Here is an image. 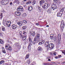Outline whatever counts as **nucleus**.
Returning <instances> with one entry per match:
<instances>
[{
  "mask_svg": "<svg viewBox=\"0 0 65 65\" xmlns=\"http://www.w3.org/2000/svg\"><path fill=\"white\" fill-rule=\"evenodd\" d=\"M5 48L7 50H8L9 51H11L12 50L11 47L9 46L8 44H6L5 45Z\"/></svg>",
  "mask_w": 65,
  "mask_h": 65,
  "instance_id": "f257e3e1",
  "label": "nucleus"
},
{
  "mask_svg": "<svg viewBox=\"0 0 65 65\" xmlns=\"http://www.w3.org/2000/svg\"><path fill=\"white\" fill-rule=\"evenodd\" d=\"M64 10V8H63L61 11L57 13V17H61L62 16Z\"/></svg>",
  "mask_w": 65,
  "mask_h": 65,
  "instance_id": "f03ea898",
  "label": "nucleus"
},
{
  "mask_svg": "<svg viewBox=\"0 0 65 65\" xmlns=\"http://www.w3.org/2000/svg\"><path fill=\"white\" fill-rule=\"evenodd\" d=\"M24 33H23V35L22 36H21V38H22L23 41H24L26 39V37L24 35H26V32L23 31Z\"/></svg>",
  "mask_w": 65,
  "mask_h": 65,
  "instance_id": "7ed1b4c3",
  "label": "nucleus"
},
{
  "mask_svg": "<svg viewBox=\"0 0 65 65\" xmlns=\"http://www.w3.org/2000/svg\"><path fill=\"white\" fill-rule=\"evenodd\" d=\"M60 27L61 30L62 31H63L64 29V22L63 20H62L61 21Z\"/></svg>",
  "mask_w": 65,
  "mask_h": 65,
  "instance_id": "20e7f679",
  "label": "nucleus"
},
{
  "mask_svg": "<svg viewBox=\"0 0 65 65\" xmlns=\"http://www.w3.org/2000/svg\"><path fill=\"white\" fill-rule=\"evenodd\" d=\"M39 37H40L39 35L38 34H37L36 36L34 39V41L37 42V41H38V38H39Z\"/></svg>",
  "mask_w": 65,
  "mask_h": 65,
  "instance_id": "39448f33",
  "label": "nucleus"
},
{
  "mask_svg": "<svg viewBox=\"0 0 65 65\" xmlns=\"http://www.w3.org/2000/svg\"><path fill=\"white\" fill-rule=\"evenodd\" d=\"M47 6H48V4L46 3H45L44 6H42V8L45 10H46L47 9Z\"/></svg>",
  "mask_w": 65,
  "mask_h": 65,
  "instance_id": "423d86ee",
  "label": "nucleus"
},
{
  "mask_svg": "<svg viewBox=\"0 0 65 65\" xmlns=\"http://www.w3.org/2000/svg\"><path fill=\"white\" fill-rule=\"evenodd\" d=\"M29 39L30 44H29L28 47L30 48V47L31 48V44H32L33 42H32V40H31V37H29Z\"/></svg>",
  "mask_w": 65,
  "mask_h": 65,
  "instance_id": "0eeeda50",
  "label": "nucleus"
},
{
  "mask_svg": "<svg viewBox=\"0 0 65 65\" xmlns=\"http://www.w3.org/2000/svg\"><path fill=\"white\" fill-rule=\"evenodd\" d=\"M49 46L50 48H51V49H53V48H54V45L53 43H51L49 44Z\"/></svg>",
  "mask_w": 65,
  "mask_h": 65,
  "instance_id": "6e6552de",
  "label": "nucleus"
},
{
  "mask_svg": "<svg viewBox=\"0 0 65 65\" xmlns=\"http://www.w3.org/2000/svg\"><path fill=\"white\" fill-rule=\"evenodd\" d=\"M17 10H19V11H22L23 10V7L22 6H20L19 7H18L17 8Z\"/></svg>",
  "mask_w": 65,
  "mask_h": 65,
  "instance_id": "1a4fd4ad",
  "label": "nucleus"
},
{
  "mask_svg": "<svg viewBox=\"0 0 65 65\" xmlns=\"http://www.w3.org/2000/svg\"><path fill=\"white\" fill-rule=\"evenodd\" d=\"M11 24V21H8L6 23V25L8 27H9Z\"/></svg>",
  "mask_w": 65,
  "mask_h": 65,
  "instance_id": "9d476101",
  "label": "nucleus"
},
{
  "mask_svg": "<svg viewBox=\"0 0 65 65\" xmlns=\"http://www.w3.org/2000/svg\"><path fill=\"white\" fill-rule=\"evenodd\" d=\"M17 26L14 25L13 24L12 25V28L13 29H15L17 28Z\"/></svg>",
  "mask_w": 65,
  "mask_h": 65,
  "instance_id": "9b49d317",
  "label": "nucleus"
},
{
  "mask_svg": "<svg viewBox=\"0 0 65 65\" xmlns=\"http://www.w3.org/2000/svg\"><path fill=\"white\" fill-rule=\"evenodd\" d=\"M15 14L16 15H20L21 14V13L19 11H17L15 12Z\"/></svg>",
  "mask_w": 65,
  "mask_h": 65,
  "instance_id": "f8f14e48",
  "label": "nucleus"
},
{
  "mask_svg": "<svg viewBox=\"0 0 65 65\" xmlns=\"http://www.w3.org/2000/svg\"><path fill=\"white\" fill-rule=\"evenodd\" d=\"M17 24H18V25L20 26H22V25H23V22L22 21L18 22Z\"/></svg>",
  "mask_w": 65,
  "mask_h": 65,
  "instance_id": "ddd939ff",
  "label": "nucleus"
},
{
  "mask_svg": "<svg viewBox=\"0 0 65 65\" xmlns=\"http://www.w3.org/2000/svg\"><path fill=\"white\" fill-rule=\"evenodd\" d=\"M45 3V1L44 0H42L41 1H40V4L41 5H42V4Z\"/></svg>",
  "mask_w": 65,
  "mask_h": 65,
  "instance_id": "4468645a",
  "label": "nucleus"
},
{
  "mask_svg": "<svg viewBox=\"0 0 65 65\" xmlns=\"http://www.w3.org/2000/svg\"><path fill=\"white\" fill-rule=\"evenodd\" d=\"M33 9V8L32 7H29L28 8V10H29V11H31Z\"/></svg>",
  "mask_w": 65,
  "mask_h": 65,
  "instance_id": "2eb2a0df",
  "label": "nucleus"
},
{
  "mask_svg": "<svg viewBox=\"0 0 65 65\" xmlns=\"http://www.w3.org/2000/svg\"><path fill=\"white\" fill-rule=\"evenodd\" d=\"M54 34H51L50 35V38L51 39H53V38H54Z\"/></svg>",
  "mask_w": 65,
  "mask_h": 65,
  "instance_id": "dca6fc26",
  "label": "nucleus"
},
{
  "mask_svg": "<svg viewBox=\"0 0 65 65\" xmlns=\"http://www.w3.org/2000/svg\"><path fill=\"white\" fill-rule=\"evenodd\" d=\"M49 43V42H46L45 44V47H48V44Z\"/></svg>",
  "mask_w": 65,
  "mask_h": 65,
  "instance_id": "f3484780",
  "label": "nucleus"
},
{
  "mask_svg": "<svg viewBox=\"0 0 65 65\" xmlns=\"http://www.w3.org/2000/svg\"><path fill=\"white\" fill-rule=\"evenodd\" d=\"M47 11L48 13H51L52 12V10L50 9H49L47 10Z\"/></svg>",
  "mask_w": 65,
  "mask_h": 65,
  "instance_id": "a211bd4d",
  "label": "nucleus"
},
{
  "mask_svg": "<svg viewBox=\"0 0 65 65\" xmlns=\"http://www.w3.org/2000/svg\"><path fill=\"white\" fill-rule=\"evenodd\" d=\"M2 52L3 53H4V54L6 53V51H5V49H4V47L2 48Z\"/></svg>",
  "mask_w": 65,
  "mask_h": 65,
  "instance_id": "6ab92c4d",
  "label": "nucleus"
},
{
  "mask_svg": "<svg viewBox=\"0 0 65 65\" xmlns=\"http://www.w3.org/2000/svg\"><path fill=\"white\" fill-rule=\"evenodd\" d=\"M38 50L40 52H41V51H42V48H41V47H39L38 48Z\"/></svg>",
  "mask_w": 65,
  "mask_h": 65,
  "instance_id": "aec40b11",
  "label": "nucleus"
},
{
  "mask_svg": "<svg viewBox=\"0 0 65 65\" xmlns=\"http://www.w3.org/2000/svg\"><path fill=\"white\" fill-rule=\"evenodd\" d=\"M29 55L30 54H27V55L26 56L25 59H27L28 58H29Z\"/></svg>",
  "mask_w": 65,
  "mask_h": 65,
  "instance_id": "412c9836",
  "label": "nucleus"
},
{
  "mask_svg": "<svg viewBox=\"0 0 65 65\" xmlns=\"http://www.w3.org/2000/svg\"><path fill=\"white\" fill-rule=\"evenodd\" d=\"M0 43L1 44H3V43H4V41L3 40H1V39H0Z\"/></svg>",
  "mask_w": 65,
  "mask_h": 65,
  "instance_id": "4be33fe9",
  "label": "nucleus"
},
{
  "mask_svg": "<svg viewBox=\"0 0 65 65\" xmlns=\"http://www.w3.org/2000/svg\"><path fill=\"white\" fill-rule=\"evenodd\" d=\"M56 43L58 44H60V42L59 39H58V40H57Z\"/></svg>",
  "mask_w": 65,
  "mask_h": 65,
  "instance_id": "5701e85b",
  "label": "nucleus"
},
{
  "mask_svg": "<svg viewBox=\"0 0 65 65\" xmlns=\"http://www.w3.org/2000/svg\"><path fill=\"white\" fill-rule=\"evenodd\" d=\"M38 9L39 10L40 12H42V9L39 6L38 7Z\"/></svg>",
  "mask_w": 65,
  "mask_h": 65,
  "instance_id": "b1692460",
  "label": "nucleus"
},
{
  "mask_svg": "<svg viewBox=\"0 0 65 65\" xmlns=\"http://www.w3.org/2000/svg\"><path fill=\"white\" fill-rule=\"evenodd\" d=\"M4 60H2L0 61V65H1V64H2L4 63Z\"/></svg>",
  "mask_w": 65,
  "mask_h": 65,
  "instance_id": "393cba45",
  "label": "nucleus"
},
{
  "mask_svg": "<svg viewBox=\"0 0 65 65\" xmlns=\"http://www.w3.org/2000/svg\"><path fill=\"white\" fill-rule=\"evenodd\" d=\"M2 30L3 31H5V28L4 27H2Z\"/></svg>",
  "mask_w": 65,
  "mask_h": 65,
  "instance_id": "a878e982",
  "label": "nucleus"
},
{
  "mask_svg": "<svg viewBox=\"0 0 65 65\" xmlns=\"http://www.w3.org/2000/svg\"><path fill=\"white\" fill-rule=\"evenodd\" d=\"M40 42L42 43V44H43L44 43V41L43 40H40Z\"/></svg>",
  "mask_w": 65,
  "mask_h": 65,
  "instance_id": "bb28decb",
  "label": "nucleus"
},
{
  "mask_svg": "<svg viewBox=\"0 0 65 65\" xmlns=\"http://www.w3.org/2000/svg\"><path fill=\"white\" fill-rule=\"evenodd\" d=\"M22 28L23 30H25L27 28V27L25 26H24L22 27Z\"/></svg>",
  "mask_w": 65,
  "mask_h": 65,
  "instance_id": "cd10ccee",
  "label": "nucleus"
},
{
  "mask_svg": "<svg viewBox=\"0 0 65 65\" xmlns=\"http://www.w3.org/2000/svg\"><path fill=\"white\" fill-rule=\"evenodd\" d=\"M57 3H58V4H61V2L59 0H58L57 1Z\"/></svg>",
  "mask_w": 65,
  "mask_h": 65,
  "instance_id": "c85d7f7f",
  "label": "nucleus"
},
{
  "mask_svg": "<svg viewBox=\"0 0 65 65\" xmlns=\"http://www.w3.org/2000/svg\"><path fill=\"white\" fill-rule=\"evenodd\" d=\"M22 16L24 17H25L27 16V14L26 13H24L22 15Z\"/></svg>",
  "mask_w": 65,
  "mask_h": 65,
  "instance_id": "c756f323",
  "label": "nucleus"
},
{
  "mask_svg": "<svg viewBox=\"0 0 65 65\" xmlns=\"http://www.w3.org/2000/svg\"><path fill=\"white\" fill-rule=\"evenodd\" d=\"M58 38H61V35L60 34H59L58 35Z\"/></svg>",
  "mask_w": 65,
  "mask_h": 65,
  "instance_id": "7c9ffc66",
  "label": "nucleus"
},
{
  "mask_svg": "<svg viewBox=\"0 0 65 65\" xmlns=\"http://www.w3.org/2000/svg\"><path fill=\"white\" fill-rule=\"evenodd\" d=\"M30 3H31V1H29L26 3V4H30Z\"/></svg>",
  "mask_w": 65,
  "mask_h": 65,
  "instance_id": "2f4dec72",
  "label": "nucleus"
},
{
  "mask_svg": "<svg viewBox=\"0 0 65 65\" xmlns=\"http://www.w3.org/2000/svg\"><path fill=\"white\" fill-rule=\"evenodd\" d=\"M23 22L24 23H27V21L24 20H23Z\"/></svg>",
  "mask_w": 65,
  "mask_h": 65,
  "instance_id": "473e14b6",
  "label": "nucleus"
},
{
  "mask_svg": "<svg viewBox=\"0 0 65 65\" xmlns=\"http://www.w3.org/2000/svg\"><path fill=\"white\" fill-rule=\"evenodd\" d=\"M14 2V3H18V2H19V1L17 0H16Z\"/></svg>",
  "mask_w": 65,
  "mask_h": 65,
  "instance_id": "72a5a7b5",
  "label": "nucleus"
},
{
  "mask_svg": "<svg viewBox=\"0 0 65 65\" xmlns=\"http://www.w3.org/2000/svg\"><path fill=\"white\" fill-rule=\"evenodd\" d=\"M35 32H33L32 34V36H34L35 35Z\"/></svg>",
  "mask_w": 65,
  "mask_h": 65,
  "instance_id": "f704fd0d",
  "label": "nucleus"
},
{
  "mask_svg": "<svg viewBox=\"0 0 65 65\" xmlns=\"http://www.w3.org/2000/svg\"><path fill=\"white\" fill-rule=\"evenodd\" d=\"M36 42L37 43V42L36 41H34L33 42V44L34 45V44H35V43H36Z\"/></svg>",
  "mask_w": 65,
  "mask_h": 65,
  "instance_id": "c9c22d12",
  "label": "nucleus"
},
{
  "mask_svg": "<svg viewBox=\"0 0 65 65\" xmlns=\"http://www.w3.org/2000/svg\"><path fill=\"white\" fill-rule=\"evenodd\" d=\"M20 33L21 36H22V31H20Z\"/></svg>",
  "mask_w": 65,
  "mask_h": 65,
  "instance_id": "e433bc0d",
  "label": "nucleus"
},
{
  "mask_svg": "<svg viewBox=\"0 0 65 65\" xmlns=\"http://www.w3.org/2000/svg\"><path fill=\"white\" fill-rule=\"evenodd\" d=\"M38 44H39V45H41V44H42V43L40 41V42L38 43Z\"/></svg>",
  "mask_w": 65,
  "mask_h": 65,
  "instance_id": "4c0bfd02",
  "label": "nucleus"
},
{
  "mask_svg": "<svg viewBox=\"0 0 65 65\" xmlns=\"http://www.w3.org/2000/svg\"><path fill=\"white\" fill-rule=\"evenodd\" d=\"M56 9V8L55 7H53V8H52V9L53 10H55Z\"/></svg>",
  "mask_w": 65,
  "mask_h": 65,
  "instance_id": "58836bf2",
  "label": "nucleus"
},
{
  "mask_svg": "<svg viewBox=\"0 0 65 65\" xmlns=\"http://www.w3.org/2000/svg\"><path fill=\"white\" fill-rule=\"evenodd\" d=\"M35 4V2H33L32 3V5H34V4Z\"/></svg>",
  "mask_w": 65,
  "mask_h": 65,
  "instance_id": "ea45409f",
  "label": "nucleus"
},
{
  "mask_svg": "<svg viewBox=\"0 0 65 65\" xmlns=\"http://www.w3.org/2000/svg\"><path fill=\"white\" fill-rule=\"evenodd\" d=\"M0 16L1 17V18H2V13H1V14L0 15Z\"/></svg>",
  "mask_w": 65,
  "mask_h": 65,
  "instance_id": "a19ab883",
  "label": "nucleus"
},
{
  "mask_svg": "<svg viewBox=\"0 0 65 65\" xmlns=\"http://www.w3.org/2000/svg\"><path fill=\"white\" fill-rule=\"evenodd\" d=\"M27 63H28V64H29L30 63V61L28 60L27 61Z\"/></svg>",
  "mask_w": 65,
  "mask_h": 65,
  "instance_id": "79ce46f5",
  "label": "nucleus"
},
{
  "mask_svg": "<svg viewBox=\"0 0 65 65\" xmlns=\"http://www.w3.org/2000/svg\"><path fill=\"white\" fill-rule=\"evenodd\" d=\"M58 57L59 58H61V55H58Z\"/></svg>",
  "mask_w": 65,
  "mask_h": 65,
  "instance_id": "37998d69",
  "label": "nucleus"
},
{
  "mask_svg": "<svg viewBox=\"0 0 65 65\" xmlns=\"http://www.w3.org/2000/svg\"><path fill=\"white\" fill-rule=\"evenodd\" d=\"M62 53H63V54L64 55H65V52H62Z\"/></svg>",
  "mask_w": 65,
  "mask_h": 65,
  "instance_id": "c03bdc74",
  "label": "nucleus"
},
{
  "mask_svg": "<svg viewBox=\"0 0 65 65\" xmlns=\"http://www.w3.org/2000/svg\"><path fill=\"white\" fill-rule=\"evenodd\" d=\"M55 59H58L59 58V57L58 56H56L55 57Z\"/></svg>",
  "mask_w": 65,
  "mask_h": 65,
  "instance_id": "a18cd8bd",
  "label": "nucleus"
},
{
  "mask_svg": "<svg viewBox=\"0 0 65 65\" xmlns=\"http://www.w3.org/2000/svg\"><path fill=\"white\" fill-rule=\"evenodd\" d=\"M53 54L54 55H56V52H54V53H53Z\"/></svg>",
  "mask_w": 65,
  "mask_h": 65,
  "instance_id": "49530a36",
  "label": "nucleus"
},
{
  "mask_svg": "<svg viewBox=\"0 0 65 65\" xmlns=\"http://www.w3.org/2000/svg\"><path fill=\"white\" fill-rule=\"evenodd\" d=\"M28 50H31V47L30 48V47H28Z\"/></svg>",
  "mask_w": 65,
  "mask_h": 65,
  "instance_id": "de8ad7c7",
  "label": "nucleus"
},
{
  "mask_svg": "<svg viewBox=\"0 0 65 65\" xmlns=\"http://www.w3.org/2000/svg\"><path fill=\"white\" fill-rule=\"evenodd\" d=\"M47 64L46 63H44L43 64V65H46Z\"/></svg>",
  "mask_w": 65,
  "mask_h": 65,
  "instance_id": "09e8293b",
  "label": "nucleus"
},
{
  "mask_svg": "<svg viewBox=\"0 0 65 65\" xmlns=\"http://www.w3.org/2000/svg\"><path fill=\"white\" fill-rule=\"evenodd\" d=\"M54 40L55 41H56V38L54 39Z\"/></svg>",
  "mask_w": 65,
  "mask_h": 65,
  "instance_id": "8fccbe9b",
  "label": "nucleus"
},
{
  "mask_svg": "<svg viewBox=\"0 0 65 65\" xmlns=\"http://www.w3.org/2000/svg\"><path fill=\"white\" fill-rule=\"evenodd\" d=\"M65 63V62H62L61 63V64H64Z\"/></svg>",
  "mask_w": 65,
  "mask_h": 65,
  "instance_id": "3c124183",
  "label": "nucleus"
},
{
  "mask_svg": "<svg viewBox=\"0 0 65 65\" xmlns=\"http://www.w3.org/2000/svg\"><path fill=\"white\" fill-rule=\"evenodd\" d=\"M54 1H55V2H56L57 1H58L57 0H54Z\"/></svg>",
  "mask_w": 65,
  "mask_h": 65,
  "instance_id": "603ef678",
  "label": "nucleus"
},
{
  "mask_svg": "<svg viewBox=\"0 0 65 65\" xmlns=\"http://www.w3.org/2000/svg\"><path fill=\"white\" fill-rule=\"evenodd\" d=\"M36 25H39L38 23H36Z\"/></svg>",
  "mask_w": 65,
  "mask_h": 65,
  "instance_id": "864d4df0",
  "label": "nucleus"
},
{
  "mask_svg": "<svg viewBox=\"0 0 65 65\" xmlns=\"http://www.w3.org/2000/svg\"><path fill=\"white\" fill-rule=\"evenodd\" d=\"M48 61H51V59H48Z\"/></svg>",
  "mask_w": 65,
  "mask_h": 65,
  "instance_id": "5fc2aeb1",
  "label": "nucleus"
},
{
  "mask_svg": "<svg viewBox=\"0 0 65 65\" xmlns=\"http://www.w3.org/2000/svg\"><path fill=\"white\" fill-rule=\"evenodd\" d=\"M46 27H49V25H47L46 26Z\"/></svg>",
  "mask_w": 65,
  "mask_h": 65,
  "instance_id": "6e6d98bb",
  "label": "nucleus"
},
{
  "mask_svg": "<svg viewBox=\"0 0 65 65\" xmlns=\"http://www.w3.org/2000/svg\"><path fill=\"white\" fill-rule=\"evenodd\" d=\"M25 43H26V42H27V41H26V40H25Z\"/></svg>",
  "mask_w": 65,
  "mask_h": 65,
  "instance_id": "4d7b16f0",
  "label": "nucleus"
},
{
  "mask_svg": "<svg viewBox=\"0 0 65 65\" xmlns=\"http://www.w3.org/2000/svg\"><path fill=\"white\" fill-rule=\"evenodd\" d=\"M12 2L10 3V5H12Z\"/></svg>",
  "mask_w": 65,
  "mask_h": 65,
  "instance_id": "13d9d810",
  "label": "nucleus"
},
{
  "mask_svg": "<svg viewBox=\"0 0 65 65\" xmlns=\"http://www.w3.org/2000/svg\"><path fill=\"white\" fill-rule=\"evenodd\" d=\"M51 55H53V53H50Z\"/></svg>",
  "mask_w": 65,
  "mask_h": 65,
  "instance_id": "bf43d9fd",
  "label": "nucleus"
},
{
  "mask_svg": "<svg viewBox=\"0 0 65 65\" xmlns=\"http://www.w3.org/2000/svg\"><path fill=\"white\" fill-rule=\"evenodd\" d=\"M3 12H5V11H4V10H3Z\"/></svg>",
  "mask_w": 65,
  "mask_h": 65,
  "instance_id": "052dcab7",
  "label": "nucleus"
},
{
  "mask_svg": "<svg viewBox=\"0 0 65 65\" xmlns=\"http://www.w3.org/2000/svg\"><path fill=\"white\" fill-rule=\"evenodd\" d=\"M27 1V0H24V1Z\"/></svg>",
  "mask_w": 65,
  "mask_h": 65,
  "instance_id": "680f3d73",
  "label": "nucleus"
},
{
  "mask_svg": "<svg viewBox=\"0 0 65 65\" xmlns=\"http://www.w3.org/2000/svg\"><path fill=\"white\" fill-rule=\"evenodd\" d=\"M63 35H65V33H63Z\"/></svg>",
  "mask_w": 65,
  "mask_h": 65,
  "instance_id": "e2e57ef3",
  "label": "nucleus"
},
{
  "mask_svg": "<svg viewBox=\"0 0 65 65\" xmlns=\"http://www.w3.org/2000/svg\"><path fill=\"white\" fill-rule=\"evenodd\" d=\"M17 46H19H19H20V45L19 46V45H18Z\"/></svg>",
  "mask_w": 65,
  "mask_h": 65,
  "instance_id": "0e129e2a",
  "label": "nucleus"
},
{
  "mask_svg": "<svg viewBox=\"0 0 65 65\" xmlns=\"http://www.w3.org/2000/svg\"><path fill=\"white\" fill-rule=\"evenodd\" d=\"M48 0V1H51V0Z\"/></svg>",
  "mask_w": 65,
  "mask_h": 65,
  "instance_id": "69168bd1",
  "label": "nucleus"
},
{
  "mask_svg": "<svg viewBox=\"0 0 65 65\" xmlns=\"http://www.w3.org/2000/svg\"><path fill=\"white\" fill-rule=\"evenodd\" d=\"M1 34L0 33V35H1Z\"/></svg>",
  "mask_w": 65,
  "mask_h": 65,
  "instance_id": "338daca9",
  "label": "nucleus"
},
{
  "mask_svg": "<svg viewBox=\"0 0 65 65\" xmlns=\"http://www.w3.org/2000/svg\"><path fill=\"white\" fill-rule=\"evenodd\" d=\"M64 52H65V51H64Z\"/></svg>",
  "mask_w": 65,
  "mask_h": 65,
  "instance_id": "774afa93",
  "label": "nucleus"
}]
</instances>
